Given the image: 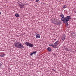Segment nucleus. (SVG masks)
I'll list each match as a JSON object with an SVG mask.
<instances>
[{
  "label": "nucleus",
  "mask_w": 76,
  "mask_h": 76,
  "mask_svg": "<svg viewBox=\"0 0 76 76\" xmlns=\"http://www.w3.org/2000/svg\"><path fill=\"white\" fill-rule=\"evenodd\" d=\"M14 44L15 47L18 48H22V49L24 48L23 45L19 42H15Z\"/></svg>",
  "instance_id": "nucleus-1"
},
{
  "label": "nucleus",
  "mask_w": 76,
  "mask_h": 76,
  "mask_svg": "<svg viewBox=\"0 0 76 76\" xmlns=\"http://www.w3.org/2000/svg\"><path fill=\"white\" fill-rule=\"evenodd\" d=\"M72 18V17L70 16H68L66 17H65L64 18H61V20L62 21H64V22L65 23L66 22L69 21V20Z\"/></svg>",
  "instance_id": "nucleus-2"
},
{
  "label": "nucleus",
  "mask_w": 76,
  "mask_h": 76,
  "mask_svg": "<svg viewBox=\"0 0 76 76\" xmlns=\"http://www.w3.org/2000/svg\"><path fill=\"white\" fill-rule=\"evenodd\" d=\"M25 45L27 46H28V47H33V46L34 45H33V44H32L29 42H27L25 43Z\"/></svg>",
  "instance_id": "nucleus-3"
},
{
  "label": "nucleus",
  "mask_w": 76,
  "mask_h": 76,
  "mask_svg": "<svg viewBox=\"0 0 76 76\" xmlns=\"http://www.w3.org/2000/svg\"><path fill=\"white\" fill-rule=\"evenodd\" d=\"M59 42V41L58 40H57L55 43L53 44L54 46V48H57L56 47L58 45V43Z\"/></svg>",
  "instance_id": "nucleus-4"
},
{
  "label": "nucleus",
  "mask_w": 76,
  "mask_h": 76,
  "mask_svg": "<svg viewBox=\"0 0 76 76\" xmlns=\"http://www.w3.org/2000/svg\"><path fill=\"white\" fill-rule=\"evenodd\" d=\"M65 38H66V35L64 34L63 35L62 38V41H64Z\"/></svg>",
  "instance_id": "nucleus-5"
},
{
  "label": "nucleus",
  "mask_w": 76,
  "mask_h": 76,
  "mask_svg": "<svg viewBox=\"0 0 76 76\" xmlns=\"http://www.w3.org/2000/svg\"><path fill=\"white\" fill-rule=\"evenodd\" d=\"M36 37L37 38H39L41 37V36L39 34H37L36 35Z\"/></svg>",
  "instance_id": "nucleus-6"
},
{
  "label": "nucleus",
  "mask_w": 76,
  "mask_h": 76,
  "mask_svg": "<svg viewBox=\"0 0 76 76\" xmlns=\"http://www.w3.org/2000/svg\"><path fill=\"white\" fill-rule=\"evenodd\" d=\"M19 6H20V8H21V9H22L23 7V5L22 4H20L19 5Z\"/></svg>",
  "instance_id": "nucleus-7"
},
{
  "label": "nucleus",
  "mask_w": 76,
  "mask_h": 76,
  "mask_svg": "<svg viewBox=\"0 0 76 76\" xmlns=\"http://www.w3.org/2000/svg\"><path fill=\"white\" fill-rule=\"evenodd\" d=\"M47 50L48 51H51V48L50 47H48L47 48Z\"/></svg>",
  "instance_id": "nucleus-8"
},
{
  "label": "nucleus",
  "mask_w": 76,
  "mask_h": 76,
  "mask_svg": "<svg viewBox=\"0 0 76 76\" xmlns=\"http://www.w3.org/2000/svg\"><path fill=\"white\" fill-rule=\"evenodd\" d=\"M15 16H16V17H17V18H19V14L18 13H16L15 14Z\"/></svg>",
  "instance_id": "nucleus-9"
},
{
  "label": "nucleus",
  "mask_w": 76,
  "mask_h": 76,
  "mask_svg": "<svg viewBox=\"0 0 76 76\" xmlns=\"http://www.w3.org/2000/svg\"><path fill=\"white\" fill-rule=\"evenodd\" d=\"M60 17H61V18H64V15H63V14H62L60 15Z\"/></svg>",
  "instance_id": "nucleus-10"
},
{
  "label": "nucleus",
  "mask_w": 76,
  "mask_h": 76,
  "mask_svg": "<svg viewBox=\"0 0 76 76\" xmlns=\"http://www.w3.org/2000/svg\"><path fill=\"white\" fill-rule=\"evenodd\" d=\"M4 56H5L4 54H1L0 55V57H4Z\"/></svg>",
  "instance_id": "nucleus-11"
},
{
  "label": "nucleus",
  "mask_w": 76,
  "mask_h": 76,
  "mask_svg": "<svg viewBox=\"0 0 76 76\" xmlns=\"http://www.w3.org/2000/svg\"><path fill=\"white\" fill-rule=\"evenodd\" d=\"M49 46H50V47H53V48H54V45L53 44H52V45L50 44L49 45Z\"/></svg>",
  "instance_id": "nucleus-12"
},
{
  "label": "nucleus",
  "mask_w": 76,
  "mask_h": 76,
  "mask_svg": "<svg viewBox=\"0 0 76 76\" xmlns=\"http://www.w3.org/2000/svg\"><path fill=\"white\" fill-rule=\"evenodd\" d=\"M66 27H68L69 26V25H68V23H67V21H66Z\"/></svg>",
  "instance_id": "nucleus-13"
},
{
  "label": "nucleus",
  "mask_w": 76,
  "mask_h": 76,
  "mask_svg": "<svg viewBox=\"0 0 76 76\" xmlns=\"http://www.w3.org/2000/svg\"><path fill=\"white\" fill-rule=\"evenodd\" d=\"M67 7V6L66 5H64L63 6V8L64 9H65V8H66Z\"/></svg>",
  "instance_id": "nucleus-14"
},
{
  "label": "nucleus",
  "mask_w": 76,
  "mask_h": 76,
  "mask_svg": "<svg viewBox=\"0 0 76 76\" xmlns=\"http://www.w3.org/2000/svg\"><path fill=\"white\" fill-rule=\"evenodd\" d=\"M33 53V54H36V53H37V52L36 51L34 52Z\"/></svg>",
  "instance_id": "nucleus-15"
},
{
  "label": "nucleus",
  "mask_w": 76,
  "mask_h": 76,
  "mask_svg": "<svg viewBox=\"0 0 76 76\" xmlns=\"http://www.w3.org/2000/svg\"><path fill=\"white\" fill-rule=\"evenodd\" d=\"M33 53H32L30 54V56H32V55H33Z\"/></svg>",
  "instance_id": "nucleus-16"
},
{
  "label": "nucleus",
  "mask_w": 76,
  "mask_h": 76,
  "mask_svg": "<svg viewBox=\"0 0 76 76\" xmlns=\"http://www.w3.org/2000/svg\"><path fill=\"white\" fill-rule=\"evenodd\" d=\"M65 50H66V51H69V50H68L67 48L65 49Z\"/></svg>",
  "instance_id": "nucleus-17"
},
{
  "label": "nucleus",
  "mask_w": 76,
  "mask_h": 76,
  "mask_svg": "<svg viewBox=\"0 0 76 76\" xmlns=\"http://www.w3.org/2000/svg\"><path fill=\"white\" fill-rule=\"evenodd\" d=\"M38 1H39V0H36V2H38Z\"/></svg>",
  "instance_id": "nucleus-18"
},
{
  "label": "nucleus",
  "mask_w": 76,
  "mask_h": 76,
  "mask_svg": "<svg viewBox=\"0 0 76 76\" xmlns=\"http://www.w3.org/2000/svg\"><path fill=\"white\" fill-rule=\"evenodd\" d=\"M1 66H2V64H0V67H1Z\"/></svg>",
  "instance_id": "nucleus-19"
},
{
  "label": "nucleus",
  "mask_w": 76,
  "mask_h": 76,
  "mask_svg": "<svg viewBox=\"0 0 76 76\" xmlns=\"http://www.w3.org/2000/svg\"><path fill=\"white\" fill-rule=\"evenodd\" d=\"M59 23H61V21H60V20H59Z\"/></svg>",
  "instance_id": "nucleus-20"
},
{
  "label": "nucleus",
  "mask_w": 76,
  "mask_h": 76,
  "mask_svg": "<svg viewBox=\"0 0 76 76\" xmlns=\"http://www.w3.org/2000/svg\"><path fill=\"white\" fill-rule=\"evenodd\" d=\"M52 70H54V71H55V70H54L53 69H52Z\"/></svg>",
  "instance_id": "nucleus-21"
},
{
  "label": "nucleus",
  "mask_w": 76,
  "mask_h": 76,
  "mask_svg": "<svg viewBox=\"0 0 76 76\" xmlns=\"http://www.w3.org/2000/svg\"><path fill=\"white\" fill-rule=\"evenodd\" d=\"M56 39H54V41H56Z\"/></svg>",
  "instance_id": "nucleus-22"
},
{
  "label": "nucleus",
  "mask_w": 76,
  "mask_h": 76,
  "mask_svg": "<svg viewBox=\"0 0 76 76\" xmlns=\"http://www.w3.org/2000/svg\"><path fill=\"white\" fill-rule=\"evenodd\" d=\"M37 34L36 33V34H35V35H37Z\"/></svg>",
  "instance_id": "nucleus-23"
},
{
  "label": "nucleus",
  "mask_w": 76,
  "mask_h": 76,
  "mask_svg": "<svg viewBox=\"0 0 76 76\" xmlns=\"http://www.w3.org/2000/svg\"><path fill=\"white\" fill-rule=\"evenodd\" d=\"M1 15V12H0V15Z\"/></svg>",
  "instance_id": "nucleus-24"
},
{
  "label": "nucleus",
  "mask_w": 76,
  "mask_h": 76,
  "mask_svg": "<svg viewBox=\"0 0 76 76\" xmlns=\"http://www.w3.org/2000/svg\"><path fill=\"white\" fill-rule=\"evenodd\" d=\"M75 12L76 13V11H75Z\"/></svg>",
  "instance_id": "nucleus-25"
}]
</instances>
